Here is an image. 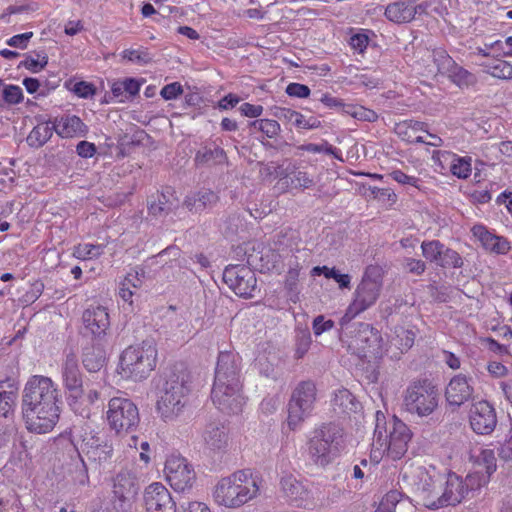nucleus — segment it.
<instances>
[{"instance_id":"f257e3e1","label":"nucleus","mask_w":512,"mask_h":512,"mask_svg":"<svg viewBox=\"0 0 512 512\" xmlns=\"http://www.w3.org/2000/svg\"><path fill=\"white\" fill-rule=\"evenodd\" d=\"M412 436L409 426L397 416L387 424L385 415L377 411L370 462L376 466L385 456L393 461L401 459L407 453Z\"/></svg>"},{"instance_id":"f03ea898","label":"nucleus","mask_w":512,"mask_h":512,"mask_svg":"<svg viewBox=\"0 0 512 512\" xmlns=\"http://www.w3.org/2000/svg\"><path fill=\"white\" fill-rule=\"evenodd\" d=\"M61 382L70 409L88 418L92 407L100 400L101 393L94 384L84 383L76 353L65 354L61 363Z\"/></svg>"},{"instance_id":"7ed1b4c3","label":"nucleus","mask_w":512,"mask_h":512,"mask_svg":"<svg viewBox=\"0 0 512 512\" xmlns=\"http://www.w3.org/2000/svg\"><path fill=\"white\" fill-rule=\"evenodd\" d=\"M414 476L418 479L414 484L422 504L429 509L457 505L467 496L463 479L455 473L447 475L444 488L438 485V479L424 467L415 468Z\"/></svg>"},{"instance_id":"20e7f679","label":"nucleus","mask_w":512,"mask_h":512,"mask_svg":"<svg viewBox=\"0 0 512 512\" xmlns=\"http://www.w3.org/2000/svg\"><path fill=\"white\" fill-rule=\"evenodd\" d=\"M262 479L250 469L222 477L212 489V499L219 507L238 509L257 498Z\"/></svg>"},{"instance_id":"39448f33","label":"nucleus","mask_w":512,"mask_h":512,"mask_svg":"<svg viewBox=\"0 0 512 512\" xmlns=\"http://www.w3.org/2000/svg\"><path fill=\"white\" fill-rule=\"evenodd\" d=\"M158 349L154 341L143 340L127 346L120 354L117 374L124 380L141 382L155 370Z\"/></svg>"},{"instance_id":"423d86ee","label":"nucleus","mask_w":512,"mask_h":512,"mask_svg":"<svg viewBox=\"0 0 512 512\" xmlns=\"http://www.w3.org/2000/svg\"><path fill=\"white\" fill-rule=\"evenodd\" d=\"M345 449L344 431L334 423H322L307 436L306 451L312 462L325 467Z\"/></svg>"},{"instance_id":"0eeeda50","label":"nucleus","mask_w":512,"mask_h":512,"mask_svg":"<svg viewBox=\"0 0 512 512\" xmlns=\"http://www.w3.org/2000/svg\"><path fill=\"white\" fill-rule=\"evenodd\" d=\"M384 269L378 264L368 265L358 283L344 315L340 320L345 325L376 304L383 287Z\"/></svg>"},{"instance_id":"6e6552de","label":"nucleus","mask_w":512,"mask_h":512,"mask_svg":"<svg viewBox=\"0 0 512 512\" xmlns=\"http://www.w3.org/2000/svg\"><path fill=\"white\" fill-rule=\"evenodd\" d=\"M190 393V375L186 372L173 373L165 382L157 400L156 410L164 421L176 419L187 404Z\"/></svg>"},{"instance_id":"1a4fd4ad","label":"nucleus","mask_w":512,"mask_h":512,"mask_svg":"<svg viewBox=\"0 0 512 512\" xmlns=\"http://www.w3.org/2000/svg\"><path fill=\"white\" fill-rule=\"evenodd\" d=\"M405 410L418 417L431 416L439 406L437 386L429 379H418L409 384L403 396Z\"/></svg>"},{"instance_id":"9d476101","label":"nucleus","mask_w":512,"mask_h":512,"mask_svg":"<svg viewBox=\"0 0 512 512\" xmlns=\"http://www.w3.org/2000/svg\"><path fill=\"white\" fill-rule=\"evenodd\" d=\"M317 397L316 385L313 381H302L293 390L288 404L287 423L295 430L313 412Z\"/></svg>"},{"instance_id":"9b49d317","label":"nucleus","mask_w":512,"mask_h":512,"mask_svg":"<svg viewBox=\"0 0 512 512\" xmlns=\"http://www.w3.org/2000/svg\"><path fill=\"white\" fill-rule=\"evenodd\" d=\"M349 349L353 354L368 363H379L384 355L383 340L380 333L367 323H360L352 337Z\"/></svg>"},{"instance_id":"f8f14e48","label":"nucleus","mask_w":512,"mask_h":512,"mask_svg":"<svg viewBox=\"0 0 512 512\" xmlns=\"http://www.w3.org/2000/svg\"><path fill=\"white\" fill-rule=\"evenodd\" d=\"M59 404L58 385L47 376L32 375L25 384L22 408Z\"/></svg>"},{"instance_id":"ddd939ff","label":"nucleus","mask_w":512,"mask_h":512,"mask_svg":"<svg viewBox=\"0 0 512 512\" xmlns=\"http://www.w3.org/2000/svg\"><path fill=\"white\" fill-rule=\"evenodd\" d=\"M106 419L110 428L116 433L129 432L139 423V411L135 403L123 397H113L109 400Z\"/></svg>"},{"instance_id":"4468645a","label":"nucleus","mask_w":512,"mask_h":512,"mask_svg":"<svg viewBox=\"0 0 512 512\" xmlns=\"http://www.w3.org/2000/svg\"><path fill=\"white\" fill-rule=\"evenodd\" d=\"M59 404L22 408V415L28 431L37 434L51 432L60 419Z\"/></svg>"},{"instance_id":"2eb2a0df","label":"nucleus","mask_w":512,"mask_h":512,"mask_svg":"<svg viewBox=\"0 0 512 512\" xmlns=\"http://www.w3.org/2000/svg\"><path fill=\"white\" fill-rule=\"evenodd\" d=\"M164 473L167 482L176 492L191 490L196 480L193 467L180 455H170L166 459Z\"/></svg>"},{"instance_id":"dca6fc26","label":"nucleus","mask_w":512,"mask_h":512,"mask_svg":"<svg viewBox=\"0 0 512 512\" xmlns=\"http://www.w3.org/2000/svg\"><path fill=\"white\" fill-rule=\"evenodd\" d=\"M242 387V384L213 383L211 400L219 411L237 415L246 403Z\"/></svg>"},{"instance_id":"f3484780","label":"nucleus","mask_w":512,"mask_h":512,"mask_svg":"<svg viewBox=\"0 0 512 512\" xmlns=\"http://www.w3.org/2000/svg\"><path fill=\"white\" fill-rule=\"evenodd\" d=\"M468 418L472 430L480 435L492 433L497 425L495 407L487 400L472 403Z\"/></svg>"},{"instance_id":"a211bd4d","label":"nucleus","mask_w":512,"mask_h":512,"mask_svg":"<svg viewBox=\"0 0 512 512\" xmlns=\"http://www.w3.org/2000/svg\"><path fill=\"white\" fill-rule=\"evenodd\" d=\"M223 281L238 296L251 297L256 288L254 273L244 266H229L223 272Z\"/></svg>"},{"instance_id":"6ab92c4d","label":"nucleus","mask_w":512,"mask_h":512,"mask_svg":"<svg viewBox=\"0 0 512 512\" xmlns=\"http://www.w3.org/2000/svg\"><path fill=\"white\" fill-rule=\"evenodd\" d=\"M241 357L233 351H221L218 355L214 383L242 384Z\"/></svg>"},{"instance_id":"aec40b11","label":"nucleus","mask_w":512,"mask_h":512,"mask_svg":"<svg viewBox=\"0 0 512 512\" xmlns=\"http://www.w3.org/2000/svg\"><path fill=\"white\" fill-rule=\"evenodd\" d=\"M144 502L147 512H176V503L170 492L159 482L146 488Z\"/></svg>"},{"instance_id":"412c9836","label":"nucleus","mask_w":512,"mask_h":512,"mask_svg":"<svg viewBox=\"0 0 512 512\" xmlns=\"http://www.w3.org/2000/svg\"><path fill=\"white\" fill-rule=\"evenodd\" d=\"M432 160L444 169V163L450 165V172L459 179H467L472 172V159L469 156H459L450 151L435 150Z\"/></svg>"},{"instance_id":"4be33fe9","label":"nucleus","mask_w":512,"mask_h":512,"mask_svg":"<svg viewBox=\"0 0 512 512\" xmlns=\"http://www.w3.org/2000/svg\"><path fill=\"white\" fill-rule=\"evenodd\" d=\"M85 330L95 338H102L110 327V317L103 306H90L82 314Z\"/></svg>"},{"instance_id":"5701e85b","label":"nucleus","mask_w":512,"mask_h":512,"mask_svg":"<svg viewBox=\"0 0 512 512\" xmlns=\"http://www.w3.org/2000/svg\"><path fill=\"white\" fill-rule=\"evenodd\" d=\"M204 449L210 455L223 454L229 447V433L220 423H209L202 434Z\"/></svg>"},{"instance_id":"b1692460","label":"nucleus","mask_w":512,"mask_h":512,"mask_svg":"<svg viewBox=\"0 0 512 512\" xmlns=\"http://www.w3.org/2000/svg\"><path fill=\"white\" fill-rule=\"evenodd\" d=\"M474 388L463 374L453 376L445 388V399L449 406L460 407L473 395Z\"/></svg>"},{"instance_id":"393cba45","label":"nucleus","mask_w":512,"mask_h":512,"mask_svg":"<svg viewBox=\"0 0 512 512\" xmlns=\"http://www.w3.org/2000/svg\"><path fill=\"white\" fill-rule=\"evenodd\" d=\"M471 233L481 246L491 253L507 254L511 249L507 238L494 234L483 224H475L471 228Z\"/></svg>"},{"instance_id":"a878e982","label":"nucleus","mask_w":512,"mask_h":512,"mask_svg":"<svg viewBox=\"0 0 512 512\" xmlns=\"http://www.w3.org/2000/svg\"><path fill=\"white\" fill-rule=\"evenodd\" d=\"M418 9H422V5H416L415 0H398L386 6L384 15L393 23L404 24L415 18Z\"/></svg>"},{"instance_id":"bb28decb","label":"nucleus","mask_w":512,"mask_h":512,"mask_svg":"<svg viewBox=\"0 0 512 512\" xmlns=\"http://www.w3.org/2000/svg\"><path fill=\"white\" fill-rule=\"evenodd\" d=\"M139 486L136 477L129 471H120L113 479V494L120 502H130L138 494Z\"/></svg>"},{"instance_id":"cd10ccee","label":"nucleus","mask_w":512,"mask_h":512,"mask_svg":"<svg viewBox=\"0 0 512 512\" xmlns=\"http://www.w3.org/2000/svg\"><path fill=\"white\" fill-rule=\"evenodd\" d=\"M178 205V199L175 191L171 187H167L148 202V212L154 217H162L168 215Z\"/></svg>"},{"instance_id":"c85d7f7f","label":"nucleus","mask_w":512,"mask_h":512,"mask_svg":"<svg viewBox=\"0 0 512 512\" xmlns=\"http://www.w3.org/2000/svg\"><path fill=\"white\" fill-rule=\"evenodd\" d=\"M53 123L56 134L61 138L84 136L87 132V126L76 115H65L55 118Z\"/></svg>"},{"instance_id":"c756f323","label":"nucleus","mask_w":512,"mask_h":512,"mask_svg":"<svg viewBox=\"0 0 512 512\" xmlns=\"http://www.w3.org/2000/svg\"><path fill=\"white\" fill-rule=\"evenodd\" d=\"M280 487L283 495L297 506H303L309 498V491L294 475L288 474L281 478Z\"/></svg>"},{"instance_id":"7c9ffc66","label":"nucleus","mask_w":512,"mask_h":512,"mask_svg":"<svg viewBox=\"0 0 512 512\" xmlns=\"http://www.w3.org/2000/svg\"><path fill=\"white\" fill-rule=\"evenodd\" d=\"M397 135L407 143L424 142V133H428V125L425 122L405 120L396 125Z\"/></svg>"},{"instance_id":"2f4dec72","label":"nucleus","mask_w":512,"mask_h":512,"mask_svg":"<svg viewBox=\"0 0 512 512\" xmlns=\"http://www.w3.org/2000/svg\"><path fill=\"white\" fill-rule=\"evenodd\" d=\"M479 54L486 59L481 63L484 72L499 79H512V64L501 58L490 57V52L479 49Z\"/></svg>"},{"instance_id":"473e14b6","label":"nucleus","mask_w":512,"mask_h":512,"mask_svg":"<svg viewBox=\"0 0 512 512\" xmlns=\"http://www.w3.org/2000/svg\"><path fill=\"white\" fill-rule=\"evenodd\" d=\"M18 398V388L8 382H0V417L10 419L13 418L16 401Z\"/></svg>"},{"instance_id":"72a5a7b5","label":"nucleus","mask_w":512,"mask_h":512,"mask_svg":"<svg viewBox=\"0 0 512 512\" xmlns=\"http://www.w3.org/2000/svg\"><path fill=\"white\" fill-rule=\"evenodd\" d=\"M106 361V353L102 346L90 344L83 348L82 364L88 372L100 371L106 365Z\"/></svg>"},{"instance_id":"f704fd0d","label":"nucleus","mask_w":512,"mask_h":512,"mask_svg":"<svg viewBox=\"0 0 512 512\" xmlns=\"http://www.w3.org/2000/svg\"><path fill=\"white\" fill-rule=\"evenodd\" d=\"M55 132L54 123L44 121L38 123L28 134L27 144L33 148H40L46 144Z\"/></svg>"},{"instance_id":"c9c22d12","label":"nucleus","mask_w":512,"mask_h":512,"mask_svg":"<svg viewBox=\"0 0 512 512\" xmlns=\"http://www.w3.org/2000/svg\"><path fill=\"white\" fill-rule=\"evenodd\" d=\"M217 200L218 196L213 191L203 190L188 195L184 200V206L190 211L199 212L217 202Z\"/></svg>"},{"instance_id":"e433bc0d","label":"nucleus","mask_w":512,"mask_h":512,"mask_svg":"<svg viewBox=\"0 0 512 512\" xmlns=\"http://www.w3.org/2000/svg\"><path fill=\"white\" fill-rule=\"evenodd\" d=\"M333 406L343 413H350L356 412L360 407V403L348 389L341 388L335 393Z\"/></svg>"},{"instance_id":"4c0bfd02","label":"nucleus","mask_w":512,"mask_h":512,"mask_svg":"<svg viewBox=\"0 0 512 512\" xmlns=\"http://www.w3.org/2000/svg\"><path fill=\"white\" fill-rule=\"evenodd\" d=\"M69 477L74 486L84 487L90 483L87 465L79 453L73 468L69 470Z\"/></svg>"},{"instance_id":"58836bf2","label":"nucleus","mask_w":512,"mask_h":512,"mask_svg":"<svg viewBox=\"0 0 512 512\" xmlns=\"http://www.w3.org/2000/svg\"><path fill=\"white\" fill-rule=\"evenodd\" d=\"M103 251L104 246L101 244L79 243L73 247L72 256L85 261L100 257Z\"/></svg>"},{"instance_id":"ea45409f","label":"nucleus","mask_w":512,"mask_h":512,"mask_svg":"<svg viewBox=\"0 0 512 512\" xmlns=\"http://www.w3.org/2000/svg\"><path fill=\"white\" fill-rule=\"evenodd\" d=\"M394 333L395 336L392 338L391 342L401 352L408 351L414 345L416 332L413 329L396 327Z\"/></svg>"},{"instance_id":"a19ab883","label":"nucleus","mask_w":512,"mask_h":512,"mask_svg":"<svg viewBox=\"0 0 512 512\" xmlns=\"http://www.w3.org/2000/svg\"><path fill=\"white\" fill-rule=\"evenodd\" d=\"M225 159L226 153L220 147H216L215 149L204 147L198 150L195 155V162L198 165L209 164L211 162L220 163L223 162Z\"/></svg>"},{"instance_id":"79ce46f5","label":"nucleus","mask_w":512,"mask_h":512,"mask_svg":"<svg viewBox=\"0 0 512 512\" xmlns=\"http://www.w3.org/2000/svg\"><path fill=\"white\" fill-rule=\"evenodd\" d=\"M449 76L451 81L460 88L469 87L476 83L475 75L458 65L450 70Z\"/></svg>"},{"instance_id":"37998d69","label":"nucleus","mask_w":512,"mask_h":512,"mask_svg":"<svg viewBox=\"0 0 512 512\" xmlns=\"http://www.w3.org/2000/svg\"><path fill=\"white\" fill-rule=\"evenodd\" d=\"M64 85L79 98L88 99L96 94L95 85L87 81L73 82V80L70 79L66 81Z\"/></svg>"},{"instance_id":"c03bdc74","label":"nucleus","mask_w":512,"mask_h":512,"mask_svg":"<svg viewBox=\"0 0 512 512\" xmlns=\"http://www.w3.org/2000/svg\"><path fill=\"white\" fill-rule=\"evenodd\" d=\"M299 150L309 152V153H325L329 155H333L335 158L342 160L341 151L336 147L332 146L328 141L323 140L319 144L315 143H307L302 144L298 147Z\"/></svg>"},{"instance_id":"a18cd8bd","label":"nucleus","mask_w":512,"mask_h":512,"mask_svg":"<svg viewBox=\"0 0 512 512\" xmlns=\"http://www.w3.org/2000/svg\"><path fill=\"white\" fill-rule=\"evenodd\" d=\"M490 478L491 476L489 474L478 469L469 473L465 480H463L465 487H467V493L486 486L489 483Z\"/></svg>"},{"instance_id":"49530a36","label":"nucleus","mask_w":512,"mask_h":512,"mask_svg":"<svg viewBox=\"0 0 512 512\" xmlns=\"http://www.w3.org/2000/svg\"><path fill=\"white\" fill-rule=\"evenodd\" d=\"M477 469L490 476L496 471V457L492 449H483L477 459Z\"/></svg>"},{"instance_id":"de8ad7c7","label":"nucleus","mask_w":512,"mask_h":512,"mask_svg":"<svg viewBox=\"0 0 512 512\" xmlns=\"http://www.w3.org/2000/svg\"><path fill=\"white\" fill-rule=\"evenodd\" d=\"M445 246L438 240L424 241L421 244L423 256L430 262L438 263Z\"/></svg>"},{"instance_id":"09e8293b","label":"nucleus","mask_w":512,"mask_h":512,"mask_svg":"<svg viewBox=\"0 0 512 512\" xmlns=\"http://www.w3.org/2000/svg\"><path fill=\"white\" fill-rule=\"evenodd\" d=\"M3 87V100L9 105H17L23 101V91L18 85H4L0 80V88Z\"/></svg>"},{"instance_id":"8fccbe9b","label":"nucleus","mask_w":512,"mask_h":512,"mask_svg":"<svg viewBox=\"0 0 512 512\" xmlns=\"http://www.w3.org/2000/svg\"><path fill=\"white\" fill-rule=\"evenodd\" d=\"M251 126L261 131L268 138H274L280 131V125L273 119H258L251 123Z\"/></svg>"},{"instance_id":"3c124183","label":"nucleus","mask_w":512,"mask_h":512,"mask_svg":"<svg viewBox=\"0 0 512 512\" xmlns=\"http://www.w3.org/2000/svg\"><path fill=\"white\" fill-rule=\"evenodd\" d=\"M437 264L441 267L461 268L463 259L457 251L445 247Z\"/></svg>"},{"instance_id":"603ef678","label":"nucleus","mask_w":512,"mask_h":512,"mask_svg":"<svg viewBox=\"0 0 512 512\" xmlns=\"http://www.w3.org/2000/svg\"><path fill=\"white\" fill-rule=\"evenodd\" d=\"M44 291V283L41 280H35L30 283L29 289L21 296L20 302L24 305L33 304Z\"/></svg>"},{"instance_id":"864d4df0","label":"nucleus","mask_w":512,"mask_h":512,"mask_svg":"<svg viewBox=\"0 0 512 512\" xmlns=\"http://www.w3.org/2000/svg\"><path fill=\"white\" fill-rule=\"evenodd\" d=\"M389 176L401 185H409L418 190H422V181L420 178L412 175H407L400 169L393 170Z\"/></svg>"},{"instance_id":"5fc2aeb1","label":"nucleus","mask_w":512,"mask_h":512,"mask_svg":"<svg viewBox=\"0 0 512 512\" xmlns=\"http://www.w3.org/2000/svg\"><path fill=\"white\" fill-rule=\"evenodd\" d=\"M349 45L354 53L364 54L369 45V36L366 30L353 34L349 39Z\"/></svg>"},{"instance_id":"6e6d98bb","label":"nucleus","mask_w":512,"mask_h":512,"mask_svg":"<svg viewBox=\"0 0 512 512\" xmlns=\"http://www.w3.org/2000/svg\"><path fill=\"white\" fill-rule=\"evenodd\" d=\"M48 64V57L45 53L42 55H37V58H34L33 56H27L22 62L21 66L25 69L37 73L43 70L46 65Z\"/></svg>"},{"instance_id":"4d7b16f0","label":"nucleus","mask_w":512,"mask_h":512,"mask_svg":"<svg viewBox=\"0 0 512 512\" xmlns=\"http://www.w3.org/2000/svg\"><path fill=\"white\" fill-rule=\"evenodd\" d=\"M121 55L123 59L140 64H146L151 60L149 53L141 49H125Z\"/></svg>"},{"instance_id":"13d9d810","label":"nucleus","mask_w":512,"mask_h":512,"mask_svg":"<svg viewBox=\"0 0 512 512\" xmlns=\"http://www.w3.org/2000/svg\"><path fill=\"white\" fill-rule=\"evenodd\" d=\"M488 48L498 55L512 57V36H508L505 41L497 40L490 44Z\"/></svg>"},{"instance_id":"bf43d9fd","label":"nucleus","mask_w":512,"mask_h":512,"mask_svg":"<svg viewBox=\"0 0 512 512\" xmlns=\"http://www.w3.org/2000/svg\"><path fill=\"white\" fill-rule=\"evenodd\" d=\"M335 323L331 319H325L323 315L314 318L312 328L315 336H320L324 332L330 331Z\"/></svg>"},{"instance_id":"052dcab7","label":"nucleus","mask_w":512,"mask_h":512,"mask_svg":"<svg viewBox=\"0 0 512 512\" xmlns=\"http://www.w3.org/2000/svg\"><path fill=\"white\" fill-rule=\"evenodd\" d=\"M182 93L183 87L179 82L167 84L160 91L161 97L165 100H174L178 98Z\"/></svg>"},{"instance_id":"680f3d73","label":"nucleus","mask_w":512,"mask_h":512,"mask_svg":"<svg viewBox=\"0 0 512 512\" xmlns=\"http://www.w3.org/2000/svg\"><path fill=\"white\" fill-rule=\"evenodd\" d=\"M32 37L33 32L31 31L17 34L7 39L6 44L15 48L26 49Z\"/></svg>"},{"instance_id":"e2e57ef3","label":"nucleus","mask_w":512,"mask_h":512,"mask_svg":"<svg viewBox=\"0 0 512 512\" xmlns=\"http://www.w3.org/2000/svg\"><path fill=\"white\" fill-rule=\"evenodd\" d=\"M286 93L290 97L308 98L311 91L307 85L293 82L287 85Z\"/></svg>"},{"instance_id":"0e129e2a","label":"nucleus","mask_w":512,"mask_h":512,"mask_svg":"<svg viewBox=\"0 0 512 512\" xmlns=\"http://www.w3.org/2000/svg\"><path fill=\"white\" fill-rule=\"evenodd\" d=\"M398 496L399 494L395 491L387 493L374 512H394V507L398 502Z\"/></svg>"},{"instance_id":"69168bd1","label":"nucleus","mask_w":512,"mask_h":512,"mask_svg":"<svg viewBox=\"0 0 512 512\" xmlns=\"http://www.w3.org/2000/svg\"><path fill=\"white\" fill-rule=\"evenodd\" d=\"M143 275H144V272L143 270H136V269H133L131 271H129L126 276L124 277V279L122 280L123 282V285H128L130 287H132L133 289H138L141 287L142 283H143Z\"/></svg>"},{"instance_id":"338daca9","label":"nucleus","mask_w":512,"mask_h":512,"mask_svg":"<svg viewBox=\"0 0 512 512\" xmlns=\"http://www.w3.org/2000/svg\"><path fill=\"white\" fill-rule=\"evenodd\" d=\"M483 344L486 345L489 351L498 354V355H510V351L508 346L499 343L497 340H495L492 337H486L481 340Z\"/></svg>"},{"instance_id":"774afa93","label":"nucleus","mask_w":512,"mask_h":512,"mask_svg":"<svg viewBox=\"0 0 512 512\" xmlns=\"http://www.w3.org/2000/svg\"><path fill=\"white\" fill-rule=\"evenodd\" d=\"M301 266L296 263L294 267H290L286 274L285 287L292 291L297 287L300 277Z\"/></svg>"}]
</instances>
